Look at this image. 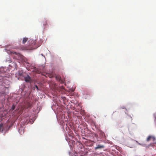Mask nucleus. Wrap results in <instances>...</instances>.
<instances>
[{"label":"nucleus","instance_id":"obj_16","mask_svg":"<svg viewBox=\"0 0 156 156\" xmlns=\"http://www.w3.org/2000/svg\"><path fill=\"white\" fill-rule=\"evenodd\" d=\"M2 70H3V69H0V71H2Z\"/></svg>","mask_w":156,"mask_h":156},{"label":"nucleus","instance_id":"obj_1","mask_svg":"<svg viewBox=\"0 0 156 156\" xmlns=\"http://www.w3.org/2000/svg\"><path fill=\"white\" fill-rule=\"evenodd\" d=\"M29 42V45L30 46V48L31 49H34V46L35 44L36 43V40H32L30 39L28 41Z\"/></svg>","mask_w":156,"mask_h":156},{"label":"nucleus","instance_id":"obj_3","mask_svg":"<svg viewBox=\"0 0 156 156\" xmlns=\"http://www.w3.org/2000/svg\"><path fill=\"white\" fill-rule=\"evenodd\" d=\"M33 68H31V69H33V71L35 72L38 74H40L41 73V71L37 68L34 67H32Z\"/></svg>","mask_w":156,"mask_h":156},{"label":"nucleus","instance_id":"obj_7","mask_svg":"<svg viewBox=\"0 0 156 156\" xmlns=\"http://www.w3.org/2000/svg\"><path fill=\"white\" fill-rule=\"evenodd\" d=\"M98 132L100 135V136L101 137L105 135L104 132L100 129H98Z\"/></svg>","mask_w":156,"mask_h":156},{"label":"nucleus","instance_id":"obj_17","mask_svg":"<svg viewBox=\"0 0 156 156\" xmlns=\"http://www.w3.org/2000/svg\"><path fill=\"white\" fill-rule=\"evenodd\" d=\"M22 49H27V48H22Z\"/></svg>","mask_w":156,"mask_h":156},{"label":"nucleus","instance_id":"obj_12","mask_svg":"<svg viewBox=\"0 0 156 156\" xmlns=\"http://www.w3.org/2000/svg\"><path fill=\"white\" fill-rule=\"evenodd\" d=\"M14 108H15L14 106H12V110H14Z\"/></svg>","mask_w":156,"mask_h":156},{"label":"nucleus","instance_id":"obj_13","mask_svg":"<svg viewBox=\"0 0 156 156\" xmlns=\"http://www.w3.org/2000/svg\"><path fill=\"white\" fill-rule=\"evenodd\" d=\"M49 77L51 78L53 77V76L52 74H51L49 76Z\"/></svg>","mask_w":156,"mask_h":156},{"label":"nucleus","instance_id":"obj_2","mask_svg":"<svg viewBox=\"0 0 156 156\" xmlns=\"http://www.w3.org/2000/svg\"><path fill=\"white\" fill-rule=\"evenodd\" d=\"M56 79L57 81L60 82L61 83H64L65 80H62L61 77L58 75H57L56 76Z\"/></svg>","mask_w":156,"mask_h":156},{"label":"nucleus","instance_id":"obj_11","mask_svg":"<svg viewBox=\"0 0 156 156\" xmlns=\"http://www.w3.org/2000/svg\"><path fill=\"white\" fill-rule=\"evenodd\" d=\"M35 87L37 88V90H39L38 87L37 85H36L35 86Z\"/></svg>","mask_w":156,"mask_h":156},{"label":"nucleus","instance_id":"obj_4","mask_svg":"<svg viewBox=\"0 0 156 156\" xmlns=\"http://www.w3.org/2000/svg\"><path fill=\"white\" fill-rule=\"evenodd\" d=\"M48 20H47L46 19H43L42 23L43 24L44 26H45L48 24Z\"/></svg>","mask_w":156,"mask_h":156},{"label":"nucleus","instance_id":"obj_9","mask_svg":"<svg viewBox=\"0 0 156 156\" xmlns=\"http://www.w3.org/2000/svg\"><path fill=\"white\" fill-rule=\"evenodd\" d=\"M28 40L27 38H24L22 41V43L23 44H25L26 42Z\"/></svg>","mask_w":156,"mask_h":156},{"label":"nucleus","instance_id":"obj_6","mask_svg":"<svg viewBox=\"0 0 156 156\" xmlns=\"http://www.w3.org/2000/svg\"><path fill=\"white\" fill-rule=\"evenodd\" d=\"M104 147V145H103L98 144L97 145V147H95V149L96 150L99 149L103 148Z\"/></svg>","mask_w":156,"mask_h":156},{"label":"nucleus","instance_id":"obj_8","mask_svg":"<svg viewBox=\"0 0 156 156\" xmlns=\"http://www.w3.org/2000/svg\"><path fill=\"white\" fill-rule=\"evenodd\" d=\"M151 139H152L153 141H154L155 140V138L154 137H152L151 136H149L147 138V141H148L149 140H150Z\"/></svg>","mask_w":156,"mask_h":156},{"label":"nucleus","instance_id":"obj_5","mask_svg":"<svg viewBox=\"0 0 156 156\" xmlns=\"http://www.w3.org/2000/svg\"><path fill=\"white\" fill-rule=\"evenodd\" d=\"M24 79L25 81L27 82H30L31 80V78L28 75H27L26 77H24Z\"/></svg>","mask_w":156,"mask_h":156},{"label":"nucleus","instance_id":"obj_15","mask_svg":"<svg viewBox=\"0 0 156 156\" xmlns=\"http://www.w3.org/2000/svg\"><path fill=\"white\" fill-rule=\"evenodd\" d=\"M13 53V54H16V52H14Z\"/></svg>","mask_w":156,"mask_h":156},{"label":"nucleus","instance_id":"obj_10","mask_svg":"<svg viewBox=\"0 0 156 156\" xmlns=\"http://www.w3.org/2000/svg\"><path fill=\"white\" fill-rule=\"evenodd\" d=\"M3 126V124L2 123L0 124V130L1 129L2 127Z\"/></svg>","mask_w":156,"mask_h":156},{"label":"nucleus","instance_id":"obj_14","mask_svg":"<svg viewBox=\"0 0 156 156\" xmlns=\"http://www.w3.org/2000/svg\"><path fill=\"white\" fill-rule=\"evenodd\" d=\"M14 63V65H15V66H14L15 67H16V64L15 63Z\"/></svg>","mask_w":156,"mask_h":156}]
</instances>
